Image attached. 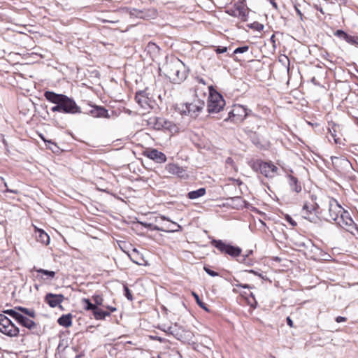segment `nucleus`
Returning <instances> with one entry per match:
<instances>
[{
	"instance_id": "f257e3e1",
	"label": "nucleus",
	"mask_w": 358,
	"mask_h": 358,
	"mask_svg": "<svg viewBox=\"0 0 358 358\" xmlns=\"http://www.w3.org/2000/svg\"><path fill=\"white\" fill-rule=\"evenodd\" d=\"M3 313H0V332L9 337H17L19 336L20 329L13 322L7 317L4 314L8 315L15 319L20 324L33 330L36 327L34 321L26 317L15 310H4Z\"/></svg>"
},
{
	"instance_id": "f03ea898",
	"label": "nucleus",
	"mask_w": 358,
	"mask_h": 358,
	"mask_svg": "<svg viewBox=\"0 0 358 358\" xmlns=\"http://www.w3.org/2000/svg\"><path fill=\"white\" fill-rule=\"evenodd\" d=\"M44 96L49 102L55 104L50 108L52 113L71 115L82 113L80 107L77 105L75 100L65 94H57L52 91H45Z\"/></svg>"
},
{
	"instance_id": "7ed1b4c3",
	"label": "nucleus",
	"mask_w": 358,
	"mask_h": 358,
	"mask_svg": "<svg viewBox=\"0 0 358 358\" xmlns=\"http://www.w3.org/2000/svg\"><path fill=\"white\" fill-rule=\"evenodd\" d=\"M165 76L173 83H180L185 80L187 72L185 64L176 57L167 59L163 65Z\"/></svg>"
},
{
	"instance_id": "20e7f679",
	"label": "nucleus",
	"mask_w": 358,
	"mask_h": 358,
	"mask_svg": "<svg viewBox=\"0 0 358 358\" xmlns=\"http://www.w3.org/2000/svg\"><path fill=\"white\" fill-rule=\"evenodd\" d=\"M252 168L266 178H273L278 174V168L271 162H267L258 159L252 163Z\"/></svg>"
},
{
	"instance_id": "39448f33",
	"label": "nucleus",
	"mask_w": 358,
	"mask_h": 358,
	"mask_svg": "<svg viewBox=\"0 0 358 358\" xmlns=\"http://www.w3.org/2000/svg\"><path fill=\"white\" fill-rule=\"evenodd\" d=\"M250 112V110H248L242 105H234L232 109L228 113V116L224 119V121L231 120L234 123H240L249 115Z\"/></svg>"
},
{
	"instance_id": "423d86ee",
	"label": "nucleus",
	"mask_w": 358,
	"mask_h": 358,
	"mask_svg": "<svg viewBox=\"0 0 358 358\" xmlns=\"http://www.w3.org/2000/svg\"><path fill=\"white\" fill-rule=\"evenodd\" d=\"M210 243L222 253L229 255L232 257H238L242 252L241 248L227 244L222 240L213 239Z\"/></svg>"
},
{
	"instance_id": "0eeeda50",
	"label": "nucleus",
	"mask_w": 358,
	"mask_h": 358,
	"mask_svg": "<svg viewBox=\"0 0 358 358\" xmlns=\"http://www.w3.org/2000/svg\"><path fill=\"white\" fill-rule=\"evenodd\" d=\"M225 101L223 96L218 92H210L208 101V111L210 113H218L223 109Z\"/></svg>"
},
{
	"instance_id": "6e6552de",
	"label": "nucleus",
	"mask_w": 358,
	"mask_h": 358,
	"mask_svg": "<svg viewBox=\"0 0 358 358\" xmlns=\"http://www.w3.org/2000/svg\"><path fill=\"white\" fill-rule=\"evenodd\" d=\"M332 164L334 169L342 175L351 173L353 168L350 162L344 157H331Z\"/></svg>"
},
{
	"instance_id": "1a4fd4ad",
	"label": "nucleus",
	"mask_w": 358,
	"mask_h": 358,
	"mask_svg": "<svg viewBox=\"0 0 358 358\" xmlns=\"http://www.w3.org/2000/svg\"><path fill=\"white\" fill-rule=\"evenodd\" d=\"M227 13L231 16L240 18L243 22L248 20V8L242 1L235 3L233 7L227 10Z\"/></svg>"
},
{
	"instance_id": "9d476101",
	"label": "nucleus",
	"mask_w": 358,
	"mask_h": 358,
	"mask_svg": "<svg viewBox=\"0 0 358 358\" xmlns=\"http://www.w3.org/2000/svg\"><path fill=\"white\" fill-rule=\"evenodd\" d=\"M318 207V205L313 201L311 203L306 202L303 206L301 213L302 217L310 222H316L318 217L315 211Z\"/></svg>"
},
{
	"instance_id": "9b49d317",
	"label": "nucleus",
	"mask_w": 358,
	"mask_h": 358,
	"mask_svg": "<svg viewBox=\"0 0 358 358\" xmlns=\"http://www.w3.org/2000/svg\"><path fill=\"white\" fill-rule=\"evenodd\" d=\"M336 224L346 230L348 232L353 233L354 230H356L357 225L352 219L350 213L345 210L343 214L338 217V220L336 222Z\"/></svg>"
},
{
	"instance_id": "f8f14e48",
	"label": "nucleus",
	"mask_w": 358,
	"mask_h": 358,
	"mask_svg": "<svg viewBox=\"0 0 358 358\" xmlns=\"http://www.w3.org/2000/svg\"><path fill=\"white\" fill-rule=\"evenodd\" d=\"M345 210L336 199H331L329 201V213L330 218L336 222Z\"/></svg>"
},
{
	"instance_id": "ddd939ff",
	"label": "nucleus",
	"mask_w": 358,
	"mask_h": 358,
	"mask_svg": "<svg viewBox=\"0 0 358 358\" xmlns=\"http://www.w3.org/2000/svg\"><path fill=\"white\" fill-rule=\"evenodd\" d=\"M205 103L203 101L199 99L194 100L193 102L189 103H186V110L185 113H187V115L196 117L201 110L204 108Z\"/></svg>"
},
{
	"instance_id": "4468645a",
	"label": "nucleus",
	"mask_w": 358,
	"mask_h": 358,
	"mask_svg": "<svg viewBox=\"0 0 358 358\" xmlns=\"http://www.w3.org/2000/svg\"><path fill=\"white\" fill-rule=\"evenodd\" d=\"M131 16H134L138 18L148 19L155 18L157 16V11L154 9L152 10H139L136 8H131L129 10Z\"/></svg>"
},
{
	"instance_id": "2eb2a0df",
	"label": "nucleus",
	"mask_w": 358,
	"mask_h": 358,
	"mask_svg": "<svg viewBox=\"0 0 358 358\" xmlns=\"http://www.w3.org/2000/svg\"><path fill=\"white\" fill-rule=\"evenodd\" d=\"M135 99L142 108L145 110H149L152 108V101L151 99L148 96L146 92L140 91L137 92L135 96Z\"/></svg>"
},
{
	"instance_id": "dca6fc26",
	"label": "nucleus",
	"mask_w": 358,
	"mask_h": 358,
	"mask_svg": "<svg viewBox=\"0 0 358 358\" xmlns=\"http://www.w3.org/2000/svg\"><path fill=\"white\" fill-rule=\"evenodd\" d=\"M165 170L170 174L176 175L179 178H187V173L186 170L182 167L180 166L177 164L174 163H169L166 165Z\"/></svg>"
},
{
	"instance_id": "f3484780",
	"label": "nucleus",
	"mask_w": 358,
	"mask_h": 358,
	"mask_svg": "<svg viewBox=\"0 0 358 358\" xmlns=\"http://www.w3.org/2000/svg\"><path fill=\"white\" fill-rule=\"evenodd\" d=\"M144 156L155 161L157 163H164L166 161V155L157 149H150L144 152Z\"/></svg>"
},
{
	"instance_id": "a211bd4d",
	"label": "nucleus",
	"mask_w": 358,
	"mask_h": 358,
	"mask_svg": "<svg viewBox=\"0 0 358 358\" xmlns=\"http://www.w3.org/2000/svg\"><path fill=\"white\" fill-rule=\"evenodd\" d=\"M64 296L63 294H55L48 293L45 296V302L52 308H55L57 306H61V303L64 301Z\"/></svg>"
},
{
	"instance_id": "6ab92c4d",
	"label": "nucleus",
	"mask_w": 358,
	"mask_h": 358,
	"mask_svg": "<svg viewBox=\"0 0 358 358\" xmlns=\"http://www.w3.org/2000/svg\"><path fill=\"white\" fill-rule=\"evenodd\" d=\"M138 223L143 227L148 228L152 231H165V232H176L179 231L181 229L180 225L177 223H174V224L177 227V229H164L163 227H159L157 225H154L152 223H148L145 222H138Z\"/></svg>"
},
{
	"instance_id": "aec40b11",
	"label": "nucleus",
	"mask_w": 358,
	"mask_h": 358,
	"mask_svg": "<svg viewBox=\"0 0 358 358\" xmlns=\"http://www.w3.org/2000/svg\"><path fill=\"white\" fill-rule=\"evenodd\" d=\"M150 124H152L153 127L157 130L169 129L171 126V122L166 120L164 118L157 117L150 118Z\"/></svg>"
},
{
	"instance_id": "412c9836",
	"label": "nucleus",
	"mask_w": 358,
	"mask_h": 358,
	"mask_svg": "<svg viewBox=\"0 0 358 358\" xmlns=\"http://www.w3.org/2000/svg\"><path fill=\"white\" fill-rule=\"evenodd\" d=\"M90 113L94 117H110L108 110L102 106H94Z\"/></svg>"
},
{
	"instance_id": "4be33fe9",
	"label": "nucleus",
	"mask_w": 358,
	"mask_h": 358,
	"mask_svg": "<svg viewBox=\"0 0 358 358\" xmlns=\"http://www.w3.org/2000/svg\"><path fill=\"white\" fill-rule=\"evenodd\" d=\"M287 178L288 182L292 190L296 193L300 192L301 191V183L299 182L298 179L292 175H288Z\"/></svg>"
},
{
	"instance_id": "5701e85b",
	"label": "nucleus",
	"mask_w": 358,
	"mask_h": 358,
	"mask_svg": "<svg viewBox=\"0 0 358 358\" xmlns=\"http://www.w3.org/2000/svg\"><path fill=\"white\" fill-rule=\"evenodd\" d=\"M36 240L43 244L48 245L50 243V236L43 230L38 229L36 230Z\"/></svg>"
},
{
	"instance_id": "b1692460",
	"label": "nucleus",
	"mask_w": 358,
	"mask_h": 358,
	"mask_svg": "<svg viewBox=\"0 0 358 358\" xmlns=\"http://www.w3.org/2000/svg\"><path fill=\"white\" fill-rule=\"evenodd\" d=\"M92 315L95 320H105L106 317L110 316V313L108 311H104L96 306L95 309L93 310Z\"/></svg>"
},
{
	"instance_id": "393cba45",
	"label": "nucleus",
	"mask_w": 358,
	"mask_h": 358,
	"mask_svg": "<svg viewBox=\"0 0 358 358\" xmlns=\"http://www.w3.org/2000/svg\"><path fill=\"white\" fill-rule=\"evenodd\" d=\"M57 322L60 326L64 327H69L72 324V315L71 314L69 313L66 315H62L59 319L57 320Z\"/></svg>"
},
{
	"instance_id": "a878e982",
	"label": "nucleus",
	"mask_w": 358,
	"mask_h": 358,
	"mask_svg": "<svg viewBox=\"0 0 358 358\" xmlns=\"http://www.w3.org/2000/svg\"><path fill=\"white\" fill-rule=\"evenodd\" d=\"M206 190L201 187L196 190L191 191L188 193L187 196L189 199H196L205 195Z\"/></svg>"
},
{
	"instance_id": "bb28decb",
	"label": "nucleus",
	"mask_w": 358,
	"mask_h": 358,
	"mask_svg": "<svg viewBox=\"0 0 358 358\" xmlns=\"http://www.w3.org/2000/svg\"><path fill=\"white\" fill-rule=\"evenodd\" d=\"M130 259L137 265H143L144 259L142 257H140L138 252L136 248L133 249V254L129 255Z\"/></svg>"
},
{
	"instance_id": "cd10ccee",
	"label": "nucleus",
	"mask_w": 358,
	"mask_h": 358,
	"mask_svg": "<svg viewBox=\"0 0 358 358\" xmlns=\"http://www.w3.org/2000/svg\"><path fill=\"white\" fill-rule=\"evenodd\" d=\"M82 303L84 305V309L85 310H92L93 312V310L96 307V306L94 305V303H92L89 299H86V298L83 299Z\"/></svg>"
},
{
	"instance_id": "c85d7f7f",
	"label": "nucleus",
	"mask_w": 358,
	"mask_h": 358,
	"mask_svg": "<svg viewBox=\"0 0 358 358\" xmlns=\"http://www.w3.org/2000/svg\"><path fill=\"white\" fill-rule=\"evenodd\" d=\"M161 330L166 332L167 334L173 335L176 338H178V334L176 333V330L173 327H166L165 325H163L162 327H159Z\"/></svg>"
},
{
	"instance_id": "c756f323",
	"label": "nucleus",
	"mask_w": 358,
	"mask_h": 358,
	"mask_svg": "<svg viewBox=\"0 0 358 358\" xmlns=\"http://www.w3.org/2000/svg\"><path fill=\"white\" fill-rule=\"evenodd\" d=\"M192 296H194V298L196 300V303L198 304V306L201 308L202 309L205 310L206 311H209L207 306H206V304L204 303L199 298V295L194 292H192Z\"/></svg>"
},
{
	"instance_id": "7c9ffc66",
	"label": "nucleus",
	"mask_w": 358,
	"mask_h": 358,
	"mask_svg": "<svg viewBox=\"0 0 358 358\" xmlns=\"http://www.w3.org/2000/svg\"><path fill=\"white\" fill-rule=\"evenodd\" d=\"M146 50L148 52L156 54L159 52V48L155 43L149 42L146 46Z\"/></svg>"
},
{
	"instance_id": "2f4dec72",
	"label": "nucleus",
	"mask_w": 358,
	"mask_h": 358,
	"mask_svg": "<svg viewBox=\"0 0 358 358\" xmlns=\"http://www.w3.org/2000/svg\"><path fill=\"white\" fill-rule=\"evenodd\" d=\"M252 254V250H248L247 253L243 256L242 259L240 261L241 263L246 264L248 266L252 265V260L248 259V257Z\"/></svg>"
},
{
	"instance_id": "473e14b6",
	"label": "nucleus",
	"mask_w": 358,
	"mask_h": 358,
	"mask_svg": "<svg viewBox=\"0 0 358 358\" xmlns=\"http://www.w3.org/2000/svg\"><path fill=\"white\" fill-rule=\"evenodd\" d=\"M92 301H94V305H96L97 307L99 306H103V299L102 296L99 294H94L92 297Z\"/></svg>"
},
{
	"instance_id": "72a5a7b5",
	"label": "nucleus",
	"mask_w": 358,
	"mask_h": 358,
	"mask_svg": "<svg viewBox=\"0 0 358 358\" xmlns=\"http://www.w3.org/2000/svg\"><path fill=\"white\" fill-rule=\"evenodd\" d=\"M36 271L38 273H43V274L45 275H48L50 278H53L55 276V271L45 270V269H43V268L36 269Z\"/></svg>"
},
{
	"instance_id": "f704fd0d",
	"label": "nucleus",
	"mask_w": 358,
	"mask_h": 358,
	"mask_svg": "<svg viewBox=\"0 0 358 358\" xmlns=\"http://www.w3.org/2000/svg\"><path fill=\"white\" fill-rule=\"evenodd\" d=\"M345 41L352 45H358V37L349 35L346 36Z\"/></svg>"
},
{
	"instance_id": "c9c22d12",
	"label": "nucleus",
	"mask_w": 358,
	"mask_h": 358,
	"mask_svg": "<svg viewBox=\"0 0 358 358\" xmlns=\"http://www.w3.org/2000/svg\"><path fill=\"white\" fill-rule=\"evenodd\" d=\"M250 27L258 31H261L264 29V26L258 22H255L250 25Z\"/></svg>"
},
{
	"instance_id": "e433bc0d",
	"label": "nucleus",
	"mask_w": 358,
	"mask_h": 358,
	"mask_svg": "<svg viewBox=\"0 0 358 358\" xmlns=\"http://www.w3.org/2000/svg\"><path fill=\"white\" fill-rule=\"evenodd\" d=\"M22 313L32 318H34L36 317V313L33 309H29L24 307V308L22 309Z\"/></svg>"
},
{
	"instance_id": "4c0bfd02",
	"label": "nucleus",
	"mask_w": 358,
	"mask_h": 358,
	"mask_svg": "<svg viewBox=\"0 0 358 358\" xmlns=\"http://www.w3.org/2000/svg\"><path fill=\"white\" fill-rule=\"evenodd\" d=\"M249 50L248 45L238 47L234 50V54H241L247 52Z\"/></svg>"
},
{
	"instance_id": "58836bf2",
	"label": "nucleus",
	"mask_w": 358,
	"mask_h": 358,
	"mask_svg": "<svg viewBox=\"0 0 358 358\" xmlns=\"http://www.w3.org/2000/svg\"><path fill=\"white\" fill-rule=\"evenodd\" d=\"M124 296L127 297V299L129 301H132L133 296H132L131 292L127 285H124Z\"/></svg>"
},
{
	"instance_id": "ea45409f",
	"label": "nucleus",
	"mask_w": 358,
	"mask_h": 358,
	"mask_svg": "<svg viewBox=\"0 0 358 358\" xmlns=\"http://www.w3.org/2000/svg\"><path fill=\"white\" fill-rule=\"evenodd\" d=\"M335 36H338V37H341V38H343V39H346V36H348V34L347 33H345L344 31L341 30V29H338L336 32H335Z\"/></svg>"
},
{
	"instance_id": "a19ab883",
	"label": "nucleus",
	"mask_w": 358,
	"mask_h": 358,
	"mask_svg": "<svg viewBox=\"0 0 358 358\" xmlns=\"http://www.w3.org/2000/svg\"><path fill=\"white\" fill-rule=\"evenodd\" d=\"M203 269L209 275H210L212 277H215V276L219 275L217 272H215V271L211 270L210 268H208L207 266H204Z\"/></svg>"
},
{
	"instance_id": "79ce46f5",
	"label": "nucleus",
	"mask_w": 358,
	"mask_h": 358,
	"mask_svg": "<svg viewBox=\"0 0 358 358\" xmlns=\"http://www.w3.org/2000/svg\"><path fill=\"white\" fill-rule=\"evenodd\" d=\"M215 51L216 52L217 54L224 53L227 51V47H217V48H215Z\"/></svg>"
},
{
	"instance_id": "37998d69",
	"label": "nucleus",
	"mask_w": 358,
	"mask_h": 358,
	"mask_svg": "<svg viewBox=\"0 0 358 358\" xmlns=\"http://www.w3.org/2000/svg\"><path fill=\"white\" fill-rule=\"evenodd\" d=\"M285 220L293 227L296 225V222L289 215L285 216Z\"/></svg>"
},
{
	"instance_id": "c03bdc74",
	"label": "nucleus",
	"mask_w": 358,
	"mask_h": 358,
	"mask_svg": "<svg viewBox=\"0 0 358 358\" xmlns=\"http://www.w3.org/2000/svg\"><path fill=\"white\" fill-rule=\"evenodd\" d=\"M236 286L238 287L245 288V289H251L252 288V286L248 284L238 283V284H236Z\"/></svg>"
},
{
	"instance_id": "a18cd8bd",
	"label": "nucleus",
	"mask_w": 358,
	"mask_h": 358,
	"mask_svg": "<svg viewBox=\"0 0 358 358\" xmlns=\"http://www.w3.org/2000/svg\"><path fill=\"white\" fill-rule=\"evenodd\" d=\"M103 307H105L106 309H108L110 312V313H113V312H115L117 310V308L115 307H113V306H103Z\"/></svg>"
},
{
	"instance_id": "49530a36",
	"label": "nucleus",
	"mask_w": 358,
	"mask_h": 358,
	"mask_svg": "<svg viewBox=\"0 0 358 358\" xmlns=\"http://www.w3.org/2000/svg\"><path fill=\"white\" fill-rule=\"evenodd\" d=\"M346 317H342V316H338L336 318V322H338V323H340V322H345L346 321Z\"/></svg>"
},
{
	"instance_id": "de8ad7c7",
	"label": "nucleus",
	"mask_w": 358,
	"mask_h": 358,
	"mask_svg": "<svg viewBox=\"0 0 358 358\" xmlns=\"http://www.w3.org/2000/svg\"><path fill=\"white\" fill-rule=\"evenodd\" d=\"M314 8L320 11L322 14H324V12L320 5L315 4Z\"/></svg>"
},
{
	"instance_id": "09e8293b",
	"label": "nucleus",
	"mask_w": 358,
	"mask_h": 358,
	"mask_svg": "<svg viewBox=\"0 0 358 358\" xmlns=\"http://www.w3.org/2000/svg\"><path fill=\"white\" fill-rule=\"evenodd\" d=\"M286 321H287V325H289L290 327H294L293 321L292 320L290 317H287V319H286Z\"/></svg>"
},
{
	"instance_id": "8fccbe9b",
	"label": "nucleus",
	"mask_w": 358,
	"mask_h": 358,
	"mask_svg": "<svg viewBox=\"0 0 358 358\" xmlns=\"http://www.w3.org/2000/svg\"><path fill=\"white\" fill-rule=\"evenodd\" d=\"M294 8H295V10L297 13V15L300 17V18L302 20V17H303V14L301 13V11L298 8V7L296 6H294Z\"/></svg>"
},
{
	"instance_id": "3c124183",
	"label": "nucleus",
	"mask_w": 358,
	"mask_h": 358,
	"mask_svg": "<svg viewBox=\"0 0 358 358\" xmlns=\"http://www.w3.org/2000/svg\"><path fill=\"white\" fill-rule=\"evenodd\" d=\"M269 2L274 8L278 9V5L274 1H269Z\"/></svg>"
},
{
	"instance_id": "603ef678",
	"label": "nucleus",
	"mask_w": 358,
	"mask_h": 358,
	"mask_svg": "<svg viewBox=\"0 0 358 358\" xmlns=\"http://www.w3.org/2000/svg\"><path fill=\"white\" fill-rule=\"evenodd\" d=\"M175 222H172V225H173V227H171V225H169L168 227H166L165 229H177V227L174 224Z\"/></svg>"
},
{
	"instance_id": "864d4df0",
	"label": "nucleus",
	"mask_w": 358,
	"mask_h": 358,
	"mask_svg": "<svg viewBox=\"0 0 358 358\" xmlns=\"http://www.w3.org/2000/svg\"><path fill=\"white\" fill-rule=\"evenodd\" d=\"M23 308H24V307H22V306H16L14 310L15 311H16V310H17L22 312V309H23Z\"/></svg>"
},
{
	"instance_id": "5fc2aeb1",
	"label": "nucleus",
	"mask_w": 358,
	"mask_h": 358,
	"mask_svg": "<svg viewBox=\"0 0 358 358\" xmlns=\"http://www.w3.org/2000/svg\"><path fill=\"white\" fill-rule=\"evenodd\" d=\"M6 192L15 193V194H16L17 192L16 190L10 189L8 188L6 189Z\"/></svg>"
},
{
	"instance_id": "6e6d98bb",
	"label": "nucleus",
	"mask_w": 358,
	"mask_h": 358,
	"mask_svg": "<svg viewBox=\"0 0 358 358\" xmlns=\"http://www.w3.org/2000/svg\"><path fill=\"white\" fill-rule=\"evenodd\" d=\"M154 339L157 340V341H160V342H162V338H160V337H157V336H156V337H155V338H154Z\"/></svg>"
},
{
	"instance_id": "4d7b16f0",
	"label": "nucleus",
	"mask_w": 358,
	"mask_h": 358,
	"mask_svg": "<svg viewBox=\"0 0 358 358\" xmlns=\"http://www.w3.org/2000/svg\"><path fill=\"white\" fill-rule=\"evenodd\" d=\"M160 218H161L162 220H168V221H169V220L167 217H166L165 216H161V217H160Z\"/></svg>"
},
{
	"instance_id": "13d9d810",
	"label": "nucleus",
	"mask_w": 358,
	"mask_h": 358,
	"mask_svg": "<svg viewBox=\"0 0 358 358\" xmlns=\"http://www.w3.org/2000/svg\"><path fill=\"white\" fill-rule=\"evenodd\" d=\"M199 82H200V83H202L203 84H205V82H204V80H203L202 78H201V79H200Z\"/></svg>"
},
{
	"instance_id": "bf43d9fd",
	"label": "nucleus",
	"mask_w": 358,
	"mask_h": 358,
	"mask_svg": "<svg viewBox=\"0 0 358 358\" xmlns=\"http://www.w3.org/2000/svg\"><path fill=\"white\" fill-rule=\"evenodd\" d=\"M235 199H236V200H241V197H236V198H235Z\"/></svg>"
},
{
	"instance_id": "052dcab7",
	"label": "nucleus",
	"mask_w": 358,
	"mask_h": 358,
	"mask_svg": "<svg viewBox=\"0 0 358 358\" xmlns=\"http://www.w3.org/2000/svg\"><path fill=\"white\" fill-rule=\"evenodd\" d=\"M249 272L255 273V271L253 270H250L249 271Z\"/></svg>"
},
{
	"instance_id": "680f3d73",
	"label": "nucleus",
	"mask_w": 358,
	"mask_h": 358,
	"mask_svg": "<svg viewBox=\"0 0 358 358\" xmlns=\"http://www.w3.org/2000/svg\"><path fill=\"white\" fill-rule=\"evenodd\" d=\"M48 143H51L52 144H53L54 145L56 146V145L55 143H52L51 141H49Z\"/></svg>"
},
{
	"instance_id": "e2e57ef3",
	"label": "nucleus",
	"mask_w": 358,
	"mask_h": 358,
	"mask_svg": "<svg viewBox=\"0 0 358 358\" xmlns=\"http://www.w3.org/2000/svg\"><path fill=\"white\" fill-rule=\"evenodd\" d=\"M271 358H275V357H273V356H272V355H271Z\"/></svg>"
},
{
	"instance_id": "0e129e2a",
	"label": "nucleus",
	"mask_w": 358,
	"mask_h": 358,
	"mask_svg": "<svg viewBox=\"0 0 358 358\" xmlns=\"http://www.w3.org/2000/svg\"><path fill=\"white\" fill-rule=\"evenodd\" d=\"M357 72H358V71H357Z\"/></svg>"
}]
</instances>
